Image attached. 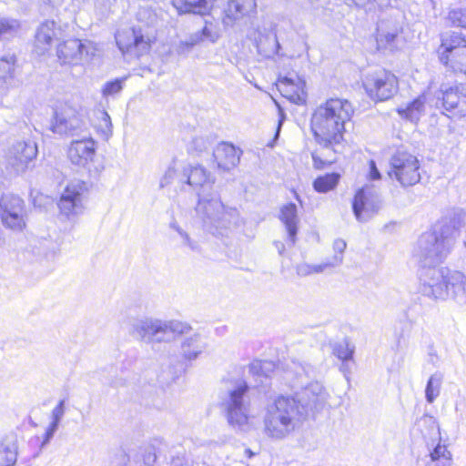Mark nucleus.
I'll return each mask as SVG.
<instances>
[{
  "mask_svg": "<svg viewBox=\"0 0 466 466\" xmlns=\"http://www.w3.org/2000/svg\"><path fill=\"white\" fill-rule=\"evenodd\" d=\"M355 113L352 103L341 97H330L311 113L309 129L319 146L311 153L313 167L324 170L334 165L347 147V123Z\"/></svg>",
  "mask_w": 466,
  "mask_h": 466,
  "instance_id": "f257e3e1",
  "label": "nucleus"
},
{
  "mask_svg": "<svg viewBox=\"0 0 466 466\" xmlns=\"http://www.w3.org/2000/svg\"><path fill=\"white\" fill-rule=\"evenodd\" d=\"M301 405L291 396H278L268 407L264 431L271 439H283L293 432L300 420Z\"/></svg>",
  "mask_w": 466,
  "mask_h": 466,
  "instance_id": "f03ea898",
  "label": "nucleus"
},
{
  "mask_svg": "<svg viewBox=\"0 0 466 466\" xmlns=\"http://www.w3.org/2000/svg\"><path fill=\"white\" fill-rule=\"evenodd\" d=\"M400 77L386 67H378L367 72L360 82L366 96L374 103L394 98L400 92Z\"/></svg>",
  "mask_w": 466,
  "mask_h": 466,
  "instance_id": "7ed1b4c3",
  "label": "nucleus"
},
{
  "mask_svg": "<svg viewBox=\"0 0 466 466\" xmlns=\"http://www.w3.org/2000/svg\"><path fill=\"white\" fill-rule=\"evenodd\" d=\"M435 52L444 67L466 75V36L463 34L455 31L441 34Z\"/></svg>",
  "mask_w": 466,
  "mask_h": 466,
  "instance_id": "20e7f679",
  "label": "nucleus"
},
{
  "mask_svg": "<svg viewBox=\"0 0 466 466\" xmlns=\"http://www.w3.org/2000/svg\"><path fill=\"white\" fill-rule=\"evenodd\" d=\"M388 176L404 187L415 186L421 178V163L412 152L397 150L390 157Z\"/></svg>",
  "mask_w": 466,
  "mask_h": 466,
  "instance_id": "39448f33",
  "label": "nucleus"
},
{
  "mask_svg": "<svg viewBox=\"0 0 466 466\" xmlns=\"http://www.w3.org/2000/svg\"><path fill=\"white\" fill-rule=\"evenodd\" d=\"M0 219L12 230L21 231L25 228V203L19 195L5 193L0 197Z\"/></svg>",
  "mask_w": 466,
  "mask_h": 466,
  "instance_id": "423d86ee",
  "label": "nucleus"
},
{
  "mask_svg": "<svg viewBox=\"0 0 466 466\" xmlns=\"http://www.w3.org/2000/svg\"><path fill=\"white\" fill-rule=\"evenodd\" d=\"M87 189L85 181L69 182L65 187L56 203L60 215L69 218L81 212L84 197Z\"/></svg>",
  "mask_w": 466,
  "mask_h": 466,
  "instance_id": "0eeeda50",
  "label": "nucleus"
},
{
  "mask_svg": "<svg viewBox=\"0 0 466 466\" xmlns=\"http://www.w3.org/2000/svg\"><path fill=\"white\" fill-rule=\"evenodd\" d=\"M37 155L38 147L35 142L19 141L11 149L8 165L15 174H24L35 167Z\"/></svg>",
  "mask_w": 466,
  "mask_h": 466,
  "instance_id": "6e6552de",
  "label": "nucleus"
},
{
  "mask_svg": "<svg viewBox=\"0 0 466 466\" xmlns=\"http://www.w3.org/2000/svg\"><path fill=\"white\" fill-rule=\"evenodd\" d=\"M276 86L280 95L296 105H304L308 98L307 84L304 76L289 73L278 77Z\"/></svg>",
  "mask_w": 466,
  "mask_h": 466,
  "instance_id": "1a4fd4ad",
  "label": "nucleus"
},
{
  "mask_svg": "<svg viewBox=\"0 0 466 466\" xmlns=\"http://www.w3.org/2000/svg\"><path fill=\"white\" fill-rule=\"evenodd\" d=\"M87 55L86 44L76 37L65 39L56 46V56L62 66H77L81 63L84 56Z\"/></svg>",
  "mask_w": 466,
  "mask_h": 466,
  "instance_id": "9d476101",
  "label": "nucleus"
},
{
  "mask_svg": "<svg viewBox=\"0 0 466 466\" xmlns=\"http://www.w3.org/2000/svg\"><path fill=\"white\" fill-rule=\"evenodd\" d=\"M156 38H150L143 35L141 28L131 27L129 32H124L116 36V44L122 53L137 50V56H142L150 51Z\"/></svg>",
  "mask_w": 466,
  "mask_h": 466,
  "instance_id": "9b49d317",
  "label": "nucleus"
},
{
  "mask_svg": "<svg viewBox=\"0 0 466 466\" xmlns=\"http://www.w3.org/2000/svg\"><path fill=\"white\" fill-rule=\"evenodd\" d=\"M61 32L60 25L54 20H45L36 28L33 53L37 56L48 54Z\"/></svg>",
  "mask_w": 466,
  "mask_h": 466,
  "instance_id": "f8f14e48",
  "label": "nucleus"
},
{
  "mask_svg": "<svg viewBox=\"0 0 466 466\" xmlns=\"http://www.w3.org/2000/svg\"><path fill=\"white\" fill-rule=\"evenodd\" d=\"M441 106L451 118L466 116V87L463 86H451L441 94Z\"/></svg>",
  "mask_w": 466,
  "mask_h": 466,
  "instance_id": "ddd939ff",
  "label": "nucleus"
},
{
  "mask_svg": "<svg viewBox=\"0 0 466 466\" xmlns=\"http://www.w3.org/2000/svg\"><path fill=\"white\" fill-rule=\"evenodd\" d=\"M248 390L249 386L246 381H243L229 391V401L227 408V417L229 424L241 426L248 423V416L243 410V398Z\"/></svg>",
  "mask_w": 466,
  "mask_h": 466,
  "instance_id": "4468645a",
  "label": "nucleus"
},
{
  "mask_svg": "<svg viewBox=\"0 0 466 466\" xmlns=\"http://www.w3.org/2000/svg\"><path fill=\"white\" fill-rule=\"evenodd\" d=\"M96 147V142L91 137L73 140L67 148V157L72 164L86 167L94 161Z\"/></svg>",
  "mask_w": 466,
  "mask_h": 466,
  "instance_id": "2eb2a0df",
  "label": "nucleus"
},
{
  "mask_svg": "<svg viewBox=\"0 0 466 466\" xmlns=\"http://www.w3.org/2000/svg\"><path fill=\"white\" fill-rule=\"evenodd\" d=\"M217 0H171L178 15H209Z\"/></svg>",
  "mask_w": 466,
  "mask_h": 466,
  "instance_id": "dca6fc26",
  "label": "nucleus"
},
{
  "mask_svg": "<svg viewBox=\"0 0 466 466\" xmlns=\"http://www.w3.org/2000/svg\"><path fill=\"white\" fill-rule=\"evenodd\" d=\"M213 157L218 168L229 170L238 164L239 152L232 144L222 142L214 149Z\"/></svg>",
  "mask_w": 466,
  "mask_h": 466,
  "instance_id": "f3484780",
  "label": "nucleus"
},
{
  "mask_svg": "<svg viewBox=\"0 0 466 466\" xmlns=\"http://www.w3.org/2000/svg\"><path fill=\"white\" fill-rule=\"evenodd\" d=\"M426 96L421 94L409 102L405 106L398 107L397 114L403 119L417 122L425 110Z\"/></svg>",
  "mask_w": 466,
  "mask_h": 466,
  "instance_id": "a211bd4d",
  "label": "nucleus"
},
{
  "mask_svg": "<svg viewBox=\"0 0 466 466\" xmlns=\"http://www.w3.org/2000/svg\"><path fill=\"white\" fill-rule=\"evenodd\" d=\"M341 179L339 172H328L319 175L312 182L313 189L320 194H326L334 191Z\"/></svg>",
  "mask_w": 466,
  "mask_h": 466,
  "instance_id": "6ab92c4d",
  "label": "nucleus"
},
{
  "mask_svg": "<svg viewBox=\"0 0 466 466\" xmlns=\"http://www.w3.org/2000/svg\"><path fill=\"white\" fill-rule=\"evenodd\" d=\"M279 218L285 225L289 237L295 242L298 230L297 207L294 203H289L280 209Z\"/></svg>",
  "mask_w": 466,
  "mask_h": 466,
  "instance_id": "aec40b11",
  "label": "nucleus"
},
{
  "mask_svg": "<svg viewBox=\"0 0 466 466\" xmlns=\"http://www.w3.org/2000/svg\"><path fill=\"white\" fill-rule=\"evenodd\" d=\"M218 38L217 34L212 30L211 24L206 23L203 28L198 32L195 35L191 36L189 39L181 41L179 44V48L182 51H187L198 45L199 43L209 40L214 42Z\"/></svg>",
  "mask_w": 466,
  "mask_h": 466,
  "instance_id": "412c9836",
  "label": "nucleus"
},
{
  "mask_svg": "<svg viewBox=\"0 0 466 466\" xmlns=\"http://www.w3.org/2000/svg\"><path fill=\"white\" fill-rule=\"evenodd\" d=\"M16 58L15 56L0 58V87H7L15 77Z\"/></svg>",
  "mask_w": 466,
  "mask_h": 466,
  "instance_id": "4be33fe9",
  "label": "nucleus"
},
{
  "mask_svg": "<svg viewBox=\"0 0 466 466\" xmlns=\"http://www.w3.org/2000/svg\"><path fill=\"white\" fill-rule=\"evenodd\" d=\"M94 127L96 131L106 139L112 133V123L109 115L104 109H98L94 115Z\"/></svg>",
  "mask_w": 466,
  "mask_h": 466,
  "instance_id": "5701e85b",
  "label": "nucleus"
},
{
  "mask_svg": "<svg viewBox=\"0 0 466 466\" xmlns=\"http://www.w3.org/2000/svg\"><path fill=\"white\" fill-rule=\"evenodd\" d=\"M447 24L450 27H459L466 30V0L461 7L451 8L447 16Z\"/></svg>",
  "mask_w": 466,
  "mask_h": 466,
  "instance_id": "b1692460",
  "label": "nucleus"
},
{
  "mask_svg": "<svg viewBox=\"0 0 466 466\" xmlns=\"http://www.w3.org/2000/svg\"><path fill=\"white\" fill-rule=\"evenodd\" d=\"M17 447L15 442H0V466H14L16 462Z\"/></svg>",
  "mask_w": 466,
  "mask_h": 466,
  "instance_id": "393cba45",
  "label": "nucleus"
},
{
  "mask_svg": "<svg viewBox=\"0 0 466 466\" xmlns=\"http://www.w3.org/2000/svg\"><path fill=\"white\" fill-rule=\"evenodd\" d=\"M431 460L435 466H451L452 456L447 446L438 443L430 454Z\"/></svg>",
  "mask_w": 466,
  "mask_h": 466,
  "instance_id": "a878e982",
  "label": "nucleus"
},
{
  "mask_svg": "<svg viewBox=\"0 0 466 466\" xmlns=\"http://www.w3.org/2000/svg\"><path fill=\"white\" fill-rule=\"evenodd\" d=\"M209 173L201 166L192 167L187 174V183L191 186H202L209 181Z\"/></svg>",
  "mask_w": 466,
  "mask_h": 466,
  "instance_id": "bb28decb",
  "label": "nucleus"
},
{
  "mask_svg": "<svg viewBox=\"0 0 466 466\" xmlns=\"http://www.w3.org/2000/svg\"><path fill=\"white\" fill-rule=\"evenodd\" d=\"M352 208L355 216L361 218L369 208V198L364 189H359L352 199Z\"/></svg>",
  "mask_w": 466,
  "mask_h": 466,
  "instance_id": "cd10ccee",
  "label": "nucleus"
},
{
  "mask_svg": "<svg viewBox=\"0 0 466 466\" xmlns=\"http://www.w3.org/2000/svg\"><path fill=\"white\" fill-rule=\"evenodd\" d=\"M442 282L448 289H458L463 291L466 290V276L460 271H453L443 277Z\"/></svg>",
  "mask_w": 466,
  "mask_h": 466,
  "instance_id": "c85d7f7f",
  "label": "nucleus"
},
{
  "mask_svg": "<svg viewBox=\"0 0 466 466\" xmlns=\"http://www.w3.org/2000/svg\"><path fill=\"white\" fill-rule=\"evenodd\" d=\"M236 6L237 5H235V3H233L232 0L228 2L222 16V22L224 25H233L238 21L241 20Z\"/></svg>",
  "mask_w": 466,
  "mask_h": 466,
  "instance_id": "c756f323",
  "label": "nucleus"
},
{
  "mask_svg": "<svg viewBox=\"0 0 466 466\" xmlns=\"http://www.w3.org/2000/svg\"><path fill=\"white\" fill-rule=\"evenodd\" d=\"M237 5L240 19L256 12L257 5L255 0H232Z\"/></svg>",
  "mask_w": 466,
  "mask_h": 466,
  "instance_id": "7c9ffc66",
  "label": "nucleus"
},
{
  "mask_svg": "<svg viewBox=\"0 0 466 466\" xmlns=\"http://www.w3.org/2000/svg\"><path fill=\"white\" fill-rule=\"evenodd\" d=\"M237 5L240 19L256 12L257 5L255 0H232Z\"/></svg>",
  "mask_w": 466,
  "mask_h": 466,
  "instance_id": "2f4dec72",
  "label": "nucleus"
},
{
  "mask_svg": "<svg viewBox=\"0 0 466 466\" xmlns=\"http://www.w3.org/2000/svg\"><path fill=\"white\" fill-rule=\"evenodd\" d=\"M123 88V79H114L106 82L102 88V95L104 96H114L119 93Z\"/></svg>",
  "mask_w": 466,
  "mask_h": 466,
  "instance_id": "473e14b6",
  "label": "nucleus"
},
{
  "mask_svg": "<svg viewBox=\"0 0 466 466\" xmlns=\"http://www.w3.org/2000/svg\"><path fill=\"white\" fill-rule=\"evenodd\" d=\"M396 39L397 34L395 33H387L380 35L377 37L378 49H393L395 47L394 44Z\"/></svg>",
  "mask_w": 466,
  "mask_h": 466,
  "instance_id": "72a5a7b5",
  "label": "nucleus"
},
{
  "mask_svg": "<svg viewBox=\"0 0 466 466\" xmlns=\"http://www.w3.org/2000/svg\"><path fill=\"white\" fill-rule=\"evenodd\" d=\"M334 353L338 359L341 360H348L352 359L353 350L349 348L347 344H339L335 348Z\"/></svg>",
  "mask_w": 466,
  "mask_h": 466,
  "instance_id": "f704fd0d",
  "label": "nucleus"
},
{
  "mask_svg": "<svg viewBox=\"0 0 466 466\" xmlns=\"http://www.w3.org/2000/svg\"><path fill=\"white\" fill-rule=\"evenodd\" d=\"M30 198H31L32 204L35 207L40 208L45 207L46 199H47L48 197L46 196L45 194H43L39 190L32 189L30 191Z\"/></svg>",
  "mask_w": 466,
  "mask_h": 466,
  "instance_id": "c9c22d12",
  "label": "nucleus"
},
{
  "mask_svg": "<svg viewBox=\"0 0 466 466\" xmlns=\"http://www.w3.org/2000/svg\"><path fill=\"white\" fill-rule=\"evenodd\" d=\"M19 24L16 21L0 20V35L18 27Z\"/></svg>",
  "mask_w": 466,
  "mask_h": 466,
  "instance_id": "e433bc0d",
  "label": "nucleus"
},
{
  "mask_svg": "<svg viewBox=\"0 0 466 466\" xmlns=\"http://www.w3.org/2000/svg\"><path fill=\"white\" fill-rule=\"evenodd\" d=\"M368 177L370 180H378L381 177V175H380L379 169L377 168V166H376V163L374 160L369 161Z\"/></svg>",
  "mask_w": 466,
  "mask_h": 466,
  "instance_id": "4c0bfd02",
  "label": "nucleus"
},
{
  "mask_svg": "<svg viewBox=\"0 0 466 466\" xmlns=\"http://www.w3.org/2000/svg\"><path fill=\"white\" fill-rule=\"evenodd\" d=\"M259 42L262 44V43H267V42H270L272 43L273 45V47H272V50L273 51H278L279 49V44H278V40H277V36L276 35H263L259 38Z\"/></svg>",
  "mask_w": 466,
  "mask_h": 466,
  "instance_id": "58836bf2",
  "label": "nucleus"
},
{
  "mask_svg": "<svg viewBox=\"0 0 466 466\" xmlns=\"http://www.w3.org/2000/svg\"><path fill=\"white\" fill-rule=\"evenodd\" d=\"M63 413H64V402L61 400L53 410L54 420L52 422H56V425H58V421H59L60 418L62 417Z\"/></svg>",
  "mask_w": 466,
  "mask_h": 466,
  "instance_id": "ea45409f",
  "label": "nucleus"
},
{
  "mask_svg": "<svg viewBox=\"0 0 466 466\" xmlns=\"http://www.w3.org/2000/svg\"><path fill=\"white\" fill-rule=\"evenodd\" d=\"M437 392H435L433 387H432V379H430L429 381H428V384H427V388H426V397H427V400L430 401V402H432L433 400L436 398L437 396Z\"/></svg>",
  "mask_w": 466,
  "mask_h": 466,
  "instance_id": "a19ab883",
  "label": "nucleus"
},
{
  "mask_svg": "<svg viewBox=\"0 0 466 466\" xmlns=\"http://www.w3.org/2000/svg\"><path fill=\"white\" fill-rule=\"evenodd\" d=\"M56 428H57L56 422H51V424L49 425V427L47 428V430L45 433L44 443H46L49 441V440L53 437Z\"/></svg>",
  "mask_w": 466,
  "mask_h": 466,
  "instance_id": "79ce46f5",
  "label": "nucleus"
},
{
  "mask_svg": "<svg viewBox=\"0 0 466 466\" xmlns=\"http://www.w3.org/2000/svg\"><path fill=\"white\" fill-rule=\"evenodd\" d=\"M325 266L324 265H318V266H312V267H309V269L307 270V273H317V272H320L324 269Z\"/></svg>",
  "mask_w": 466,
  "mask_h": 466,
  "instance_id": "37998d69",
  "label": "nucleus"
},
{
  "mask_svg": "<svg viewBox=\"0 0 466 466\" xmlns=\"http://www.w3.org/2000/svg\"><path fill=\"white\" fill-rule=\"evenodd\" d=\"M245 453H246L248 458H251L254 455V453L249 449H247L245 451Z\"/></svg>",
  "mask_w": 466,
  "mask_h": 466,
  "instance_id": "c03bdc74",
  "label": "nucleus"
},
{
  "mask_svg": "<svg viewBox=\"0 0 466 466\" xmlns=\"http://www.w3.org/2000/svg\"><path fill=\"white\" fill-rule=\"evenodd\" d=\"M153 329V333H156V332H157V331H159V330H164V329H161V328H157V329Z\"/></svg>",
  "mask_w": 466,
  "mask_h": 466,
  "instance_id": "a18cd8bd",
  "label": "nucleus"
}]
</instances>
